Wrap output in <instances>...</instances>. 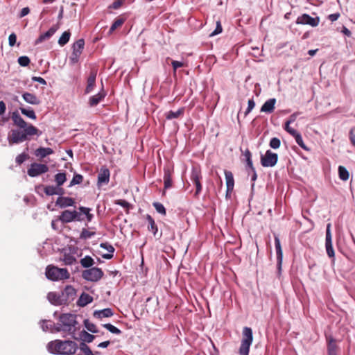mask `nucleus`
Segmentation results:
<instances>
[{
    "label": "nucleus",
    "instance_id": "29",
    "mask_svg": "<svg viewBox=\"0 0 355 355\" xmlns=\"http://www.w3.org/2000/svg\"><path fill=\"white\" fill-rule=\"evenodd\" d=\"M113 315V312L111 309L107 308L99 311H96L94 313L95 318L101 319L103 318H109Z\"/></svg>",
    "mask_w": 355,
    "mask_h": 355
},
{
    "label": "nucleus",
    "instance_id": "18",
    "mask_svg": "<svg viewBox=\"0 0 355 355\" xmlns=\"http://www.w3.org/2000/svg\"><path fill=\"white\" fill-rule=\"evenodd\" d=\"M47 299L50 303L53 305L60 306L64 304L61 298V294H58L55 292H50L47 295Z\"/></svg>",
    "mask_w": 355,
    "mask_h": 355
},
{
    "label": "nucleus",
    "instance_id": "35",
    "mask_svg": "<svg viewBox=\"0 0 355 355\" xmlns=\"http://www.w3.org/2000/svg\"><path fill=\"white\" fill-rule=\"evenodd\" d=\"M20 111L24 115L26 116L27 117L31 119L35 120L37 118L34 110L31 108L27 109L24 107H20Z\"/></svg>",
    "mask_w": 355,
    "mask_h": 355
},
{
    "label": "nucleus",
    "instance_id": "52",
    "mask_svg": "<svg viewBox=\"0 0 355 355\" xmlns=\"http://www.w3.org/2000/svg\"><path fill=\"white\" fill-rule=\"evenodd\" d=\"M223 31V28L220 21H216V26L215 30L210 34V37L215 36L220 34Z\"/></svg>",
    "mask_w": 355,
    "mask_h": 355
},
{
    "label": "nucleus",
    "instance_id": "37",
    "mask_svg": "<svg viewBox=\"0 0 355 355\" xmlns=\"http://www.w3.org/2000/svg\"><path fill=\"white\" fill-rule=\"evenodd\" d=\"M70 36L71 33L69 31H64L59 38L58 44L61 46H64L69 42Z\"/></svg>",
    "mask_w": 355,
    "mask_h": 355
},
{
    "label": "nucleus",
    "instance_id": "7",
    "mask_svg": "<svg viewBox=\"0 0 355 355\" xmlns=\"http://www.w3.org/2000/svg\"><path fill=\"white\" fill-rule=\"evenodd\" d=\"M81 213L76 211L64 210L59 216V220L63 223H69L74 220L81 221L83 218L81 217Z\"/></svg>",
    "mask_w": 355,
    "mask_h": 355
},
{
    "label": "nucleus",
    "instance_id": "28",
    "mask_svg": "<svg viewBox=\"0 0 355 355\" xmlns=\"http://www.w3.org/2000/svg\"><path fill=\"white\" fill-rule=\"evenodd\" d=\"M85 41L83 39H79L73 44V55H80L84 48Z\"/></svg>",
    "mask_w": 355,
    "mask_h": 355
},
{
    "label": "nucleus",
    "instance_id": "25",
    "mask_svg": "<svg viewBox=\"0 0 355 355\" xmlns=\"http://www.w3.org/2000/svg\"><path fill=\"white\" fill-rule=\"evenodd\" d=\"M105 96V93L102 91L89 98V104L90 107L97 105Z\"/></svg>",
    "mask_w": 355,
    "mask_h": 355
},
{
    "label": "nucleus",
    "instance_id": "61",
    "mask_svg": "<svg viewBox=\"0 0 355 355\" xmlns=\"http://www.w3.org/2000/svg\"><path fill=\"white\" fill-rule=\"evenodd\" d=\"M41 327L43 331H47L51 328L52 325H49L48 321L43 320Z\"/></svg>",
    "mask_w": 355,
    "mask_h": 355
},
{
    "label": "nucleus",
    "instance_id": "11",
    "mask_svg": "<svg viewBox=\"0 0 355 355\" xmlns=\"http://www.w3.org/2000/svg\"><path fill=\"white\" fill-rule=\"evenodd\" d=\"M60 294L64 304H67L75 299L76 291L72 286L68 285Z\"/></svg>",
    "mask_w": 355,
    "mask_h": 355
},
{
    "label": "nucleus",
    "instance_id": "57",
    "mask_svg": "<svg viewBox=\"0 0 355 355\" xmlns=\"http://www.w3.org/2000/svg\"><path fill=\"white\" fill-rule=\"evenodd\" d=\"M32 80L33 82H37L44 85H46V80L43 78H41V77L33 76V77H32Z\"/></svg>",
    "mask_w": 355,
    "mask_h": 355
},
{
    "label": "nucleus",
    "instance_id": "55",
    "mask_svg": "<svg viewBox=\"0 0 355 355\" xmlns=\"http://www.w3.org/2000/svg\"><path fill=\"white\" fill-rule=\"evenodd\" d=\"M27 158L28 155L26 153H21L17 156L15 161L18 164H21Z\"/></svg>",
    "mask_w": 355,
    "mask_h": 355
},
{
    "label": "nucleus",
    "instance_id": "41",
    "mask_svg": "<svg viewBox=\"0 0 355 355\" xmlns=\"http://www.w3.org/2000/svg\"><path fill=\"white\" fill-rule=\"evenodd\" d=\"M79 348L81 352H83L84 355H94L89 347L86 343H80Z\"/></svg>",
    "mask_w": 355,
    "mask_h": 355
},
{
    "label": "nucleus",
    "instance_id": "62",
    "mask_svg": "<svg viewBox=\"0 0 355 355\" xmlns=\"http://www.w3.org/2000/svg\"><path fill=\"white\" fill-rule=\"evenodd\" d=\"M339 17H340V14L339 13H334V14L329 15L328 18L331 21H336L338 19Z\"/></svg>",
    "mask_w": 355,
    "mask_h": 355
},
{
    "label": "nucleus",
    "instance_id": "4",
    "mask_svg": "<svg viewBox=\"0 0 355 355\" xmlns=\"http://www.w3.org/2000/svg\"><path fill=\"white\" fill-rule=\"evenodd\" d=\"M45 275L51 281H59L69 278V273L66 268H60L54 266H48Z\"/></svg>",
    "mask_w": 355,
    "mask_h": 355
},
{
    "label": "nucleus",
    "instance_id": "63",
    "mask_svg": "<svg viewBox=\"0 0 355 355\" xmlns=\"http://www.w3.org/2000/svg\"><path fill=\"white\" fill-rule=\"evenodd\" d=\"M123 3L121 0H116L112 3V8L114 9H118Z\"/></svg>",
    "mask_w": 355,
    "mask_h": 355
},
{
    "label": "nucleus",
    "instance_id": "30",
    "mask_svg": "<svg viewBox=\"0 0 355 355\" xmlns=\"http://www.w3.org/2000/svg\"><path fill=\"white\" fill-rule=\"evenodd\" d=\"M275 244L277 259L278 261V263L280 265L282 261L283 252H282L279 239L277 236H275Z\"/></svg>",
    "mask_w": 355,
    "mask_h": 355
},
{
    "label": "nucleus",
    "instance_id": "24",
    "mask_svg": "<svg viewBox=\"0 0 355 355\" xmlns=\"http://www.w3.org/2000/svg\"><path fill=\"white\" fill-rule=\"evenodd\" d=\"M172 171L169 167L164 168V189H167L172 186Z\"/></svg>",
    "mask_w": 355,
    "mask_h": 355
},
{
    "label": "nucleus",
    "instance_id": "32",
    "mask_svg": "<svg viewBox=\"0 0 355 355\" xmlns=\"http://www.w3.org/2000/svg\"><path fill=\"white\" fill-rule=\"evenodd\" d=\"M146 220L148 222V230L152 232L154 236H156L158 229L154 219L150 215L148 214L146 216Z\"/></svg>",
    "mask_w": 355,
    "mask_h": 355
},
{
    "label": "nucleus",
    "instance_id": "53",
    "mask_svg": "<svg viewBox=\"0 0 355 355\" xmlns=\"http://www.w3.org/2000/svg\"><path fill=\"white\" fill-rule=\"evenodd\" d=\"M255 103L252 98L249 99L248 102V108L245 112V116H247L254 107Z\"/></svg>",
    "mask_w": 355,
    "mask_h": 355
},
{
    "label": "nucleus",
    "instance_id": "60",
    "mask_svg": "<svg viewBox=\"0 0 355 355\" xmlns=\"http://www.w3.org/2000/svg\"><path fill=\"white\" fill-rule=\"evenodd\" d=\"M29 12H30L29 8L25 7V8L21 9V10L20 12V14H19V17H24L26 15H27Z\"/></svg>",
    "mask_w": 355,
    "mask_h": 355
},
{
    "label": "nucleus",
    "instance_id": "40",
    "mask_svg": "<svg viewBox=\"0 0 355 355\" xmlns=\"http://www.w3.org/2000/svg\"><path fill=\"white\" fill-rule=\"evenodd\" d=\"M124 22L123 19H116L112 24L109 34H112L117 28L120 27Z\"/></svg>",
    "mask_w": 355,
    "mask_h": 355
},
{
    "label": "nucleus",
    "instance_id": "54",
    "mask_svg": "<svg viewBox=\"0 0 355 355\" xmlns=\"http://www.w3.org/2000/svg\"><path fill=\"white\" fill-rule=\"evenodd\" d=\"M290 124L291 123H288V122H286L284 129L286 132H288L293 137L298 132L296 130L293 129V128L290 127Z\"/></svg>",
    "mask_w": 355,
    "mask_h": 355
},
{
    "label": "nucleus",
    "instance_id": "38",
    "mask_svg": "<svg viewBox=\"0 0 355 355\" xmlns=\"http://www.w3.org/2000/svg\"><path fill=\"white\" fill-rule=\"evenodd\" d=\"M66 174L65 173H58L55 175V181L57 183V186H62L64 182L66 181Z\"/></svg>",
    "mask_w": 355,
    "mask_h": 355
},
{
    "label": "nucleus",
    "instance_id": "21",
    "mask_svg": "<svg viewBox=\"0 0 355 355\" xmlns=\"http://www.w3.org/2000/svg\"><path fill=\"white\" fill-rule=\"evenodd\" d=\"M53 153V150L51 148L40 147L35 150L34 154L37 157L43 159L48 155H52Z\"/></svg>",
    "mask_w": 355,
    "mask_h": 355
},
{
    "label": "nucleus",
    "instance_id": "42",
    "mask_svg": "<svg viewBox=\"0 0 355 355\" xmlns=\"http://www.w3.org/2000/svg\"><path fill=\"white\" fill-rule=\"evenodd\" d=\"M103 326L112 334L119 335L121 333V331L119 329L110 323L104 324Z\"/></svg>",
    "mask_w": 355,
    "mask_h": 355
},
{
    "label": "nucleus",
    "instance_id": "17",
    "mask_svg": "<svg viewBox=\"0 0 355 355\" xmlns=\"http://www.w3.org/2000/svg\"><path fill=\"white\" fill-rule=\"evenodd\" d=\"M74 204V199L69 197H58L55 202V205L61 208L73 206Z\"/></svg>",
    "mask_w": 355,
    "mask_h": 355
},
{
    "label": "nucleus",
    "instance_id": "15",
    "mask_svg": "<svg viewBox=\"0 0 355 355\" xmlns=\"http://www.w3.org/2000/svg\"><path fill=\"white\" fill-rule=\"evenodd\" d=\"M225 175L226 187H227L226 197L228 198L229 196H230L231 192L234 189V180L233 174L231 171L225 170Z\"/></svg>",
    "mask_w": 355,
    "mask_h": 355
},
{
    "label": "nucleus",
    "instance_id": "51",
    "mask_svg": "<svg viewBox=\"0 0 355 355\" xmlns=\"http://www.w3.org/2000/svg\"><path fill=\"white\" fill-rule=\"evenodd\" d=\"M31 60L27 56H21L18 58V63L21 67H26L29 64Z\"/></svg>",
    "mask_w": 355,
    "mask_h": 355
},
{
    "label": "nucleus",
    "instance_id": "26",
    "mask_svg": "<svg viewBox=\"0 0 355 355\" xmlns=\"http://www.w3.org/2000/svg\"><path fill=\"white\" fill-rule=\"evenodd\" d=\"M93 297L91 295L87 293H83L77 302V304L79 306L83 307L91 303Z\"/></svg>",
    "mask_w": 355,
    "mask_h": 355
},
{
    "label": "nucleus",
    "instance_id": "2",
    "mask_svg": "<svg viewBox=\"0 0 355 355\" xmlns=\"http://www.w3.org/2000/svg\"><path fill=\"white\" fill-rule=\"evenodd\" d=\"M40 134L41 132L39 133V130L37 128L29 124L28 127L23 130H12L11 134L8 137L9 143L10 144L21 143L28 139L30 136L40 135Z\"/></svg>",
    "mask_w": 355,
    "mask_h": 355
},
{
    "label": "nucleus",
    "instance_id": "36",
    "mask_svg": "<svg viewBox=\"0 0 355 355\" xmlns=\"http://www.w3.org/2000/svg\"><path fill=\"white\" fill-rule=\"evenodd\" d=\"M338 175L340 180L346 181L349 179V172L345 167L340 166L338 167Z\"/></svg>",
    "mask_w": 355,
    "mask_h": 355
},
{
    "label": "nucleus",
    "instance_id": "19",
    "mask_svg": "<svg viewBox=\"0 0 355 355\" xmlns=\"http://www.w3.org/2000/svg\"><path fill=\"white\" fill-rule=\"evenodd\" d=\"M12 120L15 125L22 129H25L29 125L17 112L12 113Z\"/></svg>",
    "mask_w": 355,
    "mask_h": 355
},
{
    "label": "nucleus",
    "instance_id": "39",
    "mask_svg": "<svg viewBox=\"0 0 355 355\" xmlns=\"http://www.w3.org/2000/svg\"><path fill=\"white\" fill-rule=\"evenodd\" d=\"M84 324L85 328L92 333H97L98 331L97 327L94 324L90 322L89 320H85Z\"/></svg>",
    "mask_w": 355,
    "mask_h": 355
},
{
    "label": "nucleus",
    "instance_id": "10",
    "mask_svg": "<svg viewBox=\"0 0 355 355\" xmlns=\"http://www.w3.org/2000/svg\"><path fill=\"white\" fill-rule=\"evenodd\" d=\"M325 248L327 254L330 258H334L335 252L332 245V236L331 233V224L328 223L326 229Z\"/></svg>",
    "mask_w": 355,
    "mask_h": 355
},
{
    "label": "nucleus",
    "instance_id": "1",
    "mask_svg": "<svg viewBox=\"0 0 355 355\" xmlns=\"http://www.w3.org/2000/svg\"><path fill=\"white\" fill-rule=\"evenodd\" d=\"M78 348L76 342L69 340H55L47 345V349L50 353L59 355H73Z\"/></svg>",
    "mask_w": 355,
    "mask_h": 355
},
{
    "label": "nucleus",
    "instance_id": "33",
    "mask_svg": "<svg viewBox=\"0 0 355 355\" xmlns=\"http://www.w3.org/2000/svg\"><path fill=\"white\" fill-rule=\"evenodd\" d=\"M80 338L83 340L82 343H92L94 339V336H93L92 334H89L87 331H86L85 330H83L80 334Z\"/></svg>",
    "mask_w": 355,
    "mask_h": 355
},
{
    "label": "nucleus",
    "instance_id": "5",
    "mask_svg": "<svg viewBox=\"0 0 355 355\" xmlns=\"http://www.w3.org/2000/svg\"><path fill=\"white\" fill-rule=\"evenodd\" d=\"M252 340V331L251 328L245 327L243 331V339L239 348L240 355H248Z\"/></svg>",
    "mask_w": 355,
    "mask_h": 355
},
{
    "label": "nucleus",
    "instance_id": "48",
    "mask_svg": "<svg viewBox=\"0 0 355 355\" xmlns=\"http://www.w3.org/2000/svg\"><path fill=\"white\" fill-rule=\"evenodd\" d=\"M280 144H281V141L279 140V139L277 138V137H273L270 139V146L273 148V149H277L279 148L280 146Z\"/></svg>",
    "mask_w": 355,
    "mask_h": 355
},
{
    "label": "nucleus",
    "instance_id": "47",
    "mask_svg": "<svg viewBox=\"0 0 355 355\" xmlns=\"http://www.w3.org/2000/svg\"><path fill=\"white\" fill-rule=\"evenodd\" d=\"M63 261L67 265H72L76 262V259L72 255L64 254Z\"/></svg>",
    "mask_w": 355,
    "mask_h": 355
},
{
    "label": "nucleus",
    "instance_id": "6",
    "mask_svg": "<svg viewBox=\"0 0 355 355\" xmlns=\"http://www.w3.org/2000/svg\"><path fill=\"white\" fill-rule=\"evenodd\" d=\"M103 276V272L101 268L93 267L85 270L82 273V277L85 280L89 282H97Z\"/></svg>",
    "mask_w": 355,
    "mask_h": 355
},
{
    "label": "nucleus",
    "instance_id": "27",
    "mask_svg": "<svg viewBox=\"0 0 355 355\" xmlns=\"http://www.w3.org/2000/svg\"><path fill=\"white\" fill-rule=\"evenodd\" d=\"M100 247L101 248H103L106 250H107L110 253L109 254H104L102 255L103 258L105 259H110L113 257V253L114 252V248L108 243H101L100 244Z\"/></svg>",
    "mask_w": 355,
    "mask_h": 355
},
{
    "label": "nucleus",
    "instance_id": "13",
    "mask_svg": "<svg viewBox=\"0 0 355 355\" xmlns=\"http://www.w3.org/2000/svg\"><path fill=\"white\" fill-rule=\"evenodd\" d=\"M110 173L109 169L105 166H103L98 174V186L100 187L101 185L108 184L110 181Z\"/></svg>",
    "mask_w": 355,
    "mask_h": 355
},
{
    "label": "nucleus",
    "instance_id": "12",
    "mask_svg": "<svg viewBox=\"0 0 355 355\" xmlns=\"http://www.w3.org/2000/svg\"><path fill=\"white\" fill-rule=\"evenodd\" d=\"M296 22L297 24L310 25L312 27H315L319 24L320 18L318 17L314 18L307 14H303L297 17Z\"/></svg>",
    "mask_w": 355,
    "mask_h": 355
},
{
    "label": "nucleus",
    "instance_id": "14",
    "mask_svg": "<svg viewBox=\"0 0 355 355\" xmlns=\"http://www.w3.org/2000/svg\"><path fill=\"white\" fill-rule=\"evenodd\" d=\"M200 173L197 169H193L191 175V180L196 187L195 195L197 196L200 193L202 190V185L200 184Z\"/></svg>",
    "mask_w": 355,
    "mask_h": 355
},
{
    "label": "nucleus",
    "instance_id": "58",
    "mask_svg": "<svg viewBox=\"0 0 355 355\" xmlns=\"http://www.w3.org/2000/svg\"><path fill=\"white\" fill-rule=\"evenodd\" d=\"M298 114H299L298 112H295V113L292 114L289 116V119L286 122H288V123H294L295 121Z\"/></svg>",
    "mask_w": 355,
    "mask_h": 355
},
{
    "label": "nucleus",
    "instance_id": "31",
    "mask_svg": "<svg viewBox=\"0 0 355 355\" xmlns=\"http://www.w3.org/2000/svg\"><path fill=\"white\" fill-rule=\"evenodd\" d=\"M184 112V107H181L175 112L171 110L166 113V118L168 120L177 119V118L180 117V116L183 115Z\"/></svg>",
    "mask_w": 355,
    "mask_h": 355
},
{
    "label": "nucleus",
    "instance_id": "43",
    "mask_svg": "<svg viewBox=\"0 0 355 355\" xmlns=\"http://www.w3.org/2000/svg\"><path fill=\"white\" fill-rule=\"evenodd\" d=\"M293 137L295 138V141L296 143L303 149L304 150H308L307 147L306 146V145L304 144V141H303V139H302V135H300V133L297 132L296 133Z\"/></svg>",
    "mask_w": 355,
    "mask_h": 355
},
{
    "label": "nucleus",
    "instance_id": "50",
    "mask_svg": "<svg viewBox=\"0 0 355 355\" xmlns=\"http://www.w3.org/2000/svg\"><path fill=\"white\" fill-rule=\"evenodd\" d=\"M94 234H95L94 232H89V231H88V230H87L86 229L84 228V229H83V230L81 232L80 238L82 239H89L92 236H94Z\"/></svg>",
    "mask_w": 355,
    "mask_h": 355
},
{
    "label": "nucleus",
    "instance_id": "56",
    "mask_svg": "<svg viewBox=\"0 0 355 355\" xmlns=\"http://www.w3.org/2000/svg\"><path fill=\"white\" fill-rule=\"evenodd\" d=\"M16 40H17L16 35L15 33H11L8 37L9 45L10 46H13L16 43Z\"/></svg>",
    "mask_w": 355,
    "mask_h": 355
},
{
    "label": "nucleus",
    "instance_id": "46",
    "mask_svg": "<svg viewBox=\"0 0 355 355\" xmlns=\"http://www.w3.org/2000/svg\"><path fill=\"white\" fill-rule=\"evenodd\" d=\"M83 177L80 174H75L69 184V187H72L75 184H80L83 182Z\"/></svg>",
    "mask_w": 355,
    "mask_h": 355
},
{
    "label": "nucleus",
    "instance_id": "16",
    "mask_svg": "<svg viewBox=\"0 0 355 355\" xmlns=\"http://www.w3.org/2000/svg\"><path fill=\"white\" fill-rule=\"evenodd\" d=\"M58 29V26H53L51 27L48 31L44 33L41 34L39 37L35 40V45H37L44 41L49 40Z\"/></svg>",
    "mask_w": 355,
    "mask_h": 355
},
{
    "label": "nucleus",
    "instance_id": "3",
    "mask_svg": "<svg viewBox=\"0 0 355 355\" xmlns=\"http://www.w3.org/2000/svg\"><path fill=\"white\" fill-rule=\"evenodd\" d=\"M76 315L71 313H63L60 315L59 320L60 327L56 329L57 331H66L70 334L76 331V325L78 324L76 321Z\"/></svg>",
    "mask_w": 355,
    "mask_h": 355
},
{
    "label": "nucleus",
    "instance_id": "44",
    "mask_svg": "<svg viewBox=\"0 0 355 355\" xmlns=\"http://www.w3.org/2000/svg\"><path fill=\"white\" fill-rule=\"evenodd\" d=\"M153 205L158 213L161 214L163 216L166 215V209L162 203L155 202Z\"/></svg>",
    "mask_w": 355,
    "mask_h": 355
},
{
    "label": "nucleus",
    "instance_id": "34",
    "mask_svg": "<svg viewBox=\"0 0 355 355\" xmlns=\"http://www.w3.org/2000/svg\"><path fill=\"white\" fill-rule=\"evenodd\" d=\"M80 263L83 268H89L94 264V261L90 256H85L80 259Z\"/></svg>",
    "mask_w": 355,
    "mask_h": 355
},
{
    "label": "nucleus",
    "instance_id": "22",
    "mask_svg": "<svg viewBox=\"0 0 355 355\" xmlns=\"http://www.w3.org/2000/svg\"><path fill=\"white\" fill-rule=\"evenodd\" d=\"M96 72L95 71H91V73L87 78V85L85 89L86 94L90 93L94 88L95 83H96Z\"/></svg>",
    "mask_w": 355,
    "mask_h": 355
},
{
    "label": "nucleus",
    "instance_id": "64",
    "mask_svg": "<svg viewBox=\"0 0 355 355\" xmlns=\"http://www.w3.org/2000/svg\"><path fill=\"white\" fill-rule=\"evenodd\" d=\"M349 139L352 145L355 147V134L353 132V130L349 132Z\"/></svg>",
    "mask_w": 355,
    "mask_h": 355
},
{
    "label": "nucleus",
    "instance_id": "59",
    "mask_svg": "<svg viewBox=\"0 0 355 355\" xmlns=\"http://www.w3.org/2000/svg\"><path fill=\"white\" fill-rule=\"evenodd\" d=\"M172 66L174 69V71H176L177 69L183 67V63L182 62L173 60L172 61Z\"/></svg>",
    "mask_w": 355,
    "mask_h": 355
},
{
    "label": "nucleus",
    "instance_id": "49",
    "mask_svg": "<svg viewBox=\"0 0 355 355\" xmlns=\"http://www.w3.org/2000/svg\"><path fill=\"white\" fill-rule=\"evenodd\" d=\"M44 193L47 196L55 195V193H57V191H56V186H46L44 188Z\"/></svg>",
    "mask_w": 355,
    "mask_h": 355
},
{
    "label": "nucleus",
    "instance_id": "20",
    "mask_svg": "<svg viewBox=\"0 0 355 355\" xmlns=\"http://www.w3.org/2000/svg\"><path fill=\"white\" fill-rule=\"evenodd\" d=\"M276 103L275 98H270L267 100L261 108V112L266 113H272L275 110V105Z\"/></svg>",
    "mask_w": 355,
    "mask_h": 355
},
{
    "label": "nucleus",
    "instance_id": "9",
    "mask_svg": "<svg viewBox=\"0 0 355 355\" xmlns=\"http://www.w3.org/2000/svg\"><path fill=\"white\" fill-rule=\"evenodd\" d=\"M49 167L46 164L33 163L27 171V173L31 177H37L40 175L46 173Z\"/></svg>",
    "mask_w": 355,
    "mask_h": 355
},
{
    "label": "nucleus",
    "instance_id": "23",
    "mask_svg": "<svg viewBox=\"0 0 355 355\" xmlns=\"http://www.w3.org/2000/svg\"><path fill=\"white\" fill-rule=\"evenodd\" d=\"M22 98L26 103L31 105H39L40 103L39 98L32 93L24 92L22 94Z\"/></svg>",
    "mask_w": 355,
    "mask_h": 355
},
{
    "label": "nucleus",
    "instance_id": "8",
    "mask_svg": "<svg viewBox=\"0 0 355 355\" xmlns=\"http://www.w3.org/2000/svg\"><path fill=\"white\" fill-rule=\"evenodd\" d=\"M278 161V155L270 150H266L265 155L261 156V164L263 167H272Z\"/></svg>",
    "mask_w": 355,
    "mask_h": 355
},
{
    "label": "nucleus",
    "instance_id": "45",
    "mask_svg": "<svg viewBox=\"0 0 355 355\" xmlns=\"http://www.w3.org/2000/svg\"><path fill=\"white\" fill-rule=\"evenodd\" d=\"M115 204L125 208L127 209V211H126L127 214L129 213V209L132 208V205L130 204L128 202H127L125 200H122V199L116 200Z\"/></svg>",
    "mask_w": 355,
    "mask_h": 355
}]
</instances>
